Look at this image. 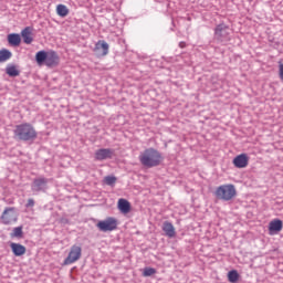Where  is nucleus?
Listing matches in <instances>:
<instances>
[{
    "label": "nucleus",
    "mask_w": 283,
    "mask_h": 283,
    "mask_svg": "<svg viewBox=\"0 0 283 283\" xmlns=\"http://www.w3.org/2000/svg\"><path fill=\"white\" fill-rule=\"evenodd\" d=\"M38 65H45L46 67H56L61 63V57L56 51H39L35 54Z\"/></svg>",
    "instance_id": "3"
},
{
    "label": "nucleus",
    "mask_w": 283,
    "mask_h": 283,
    "mask_svg": "<svg viewBox=\"0 0 283 283\" xmlns=\"http://www.w3.org/2000/svg\"><path fill=\"white\" fill-rule=\"evenodd\" d=\"M10 59H12V52H10V50H0V63H6V61H10Z\"/></svg>",
    "instance_id": "19"
},
{
    "label": "nucleus",
    "mask_w": 283,
    "mask_h": 283,
    "mask_svg": "<svg viewBox=\"0 0 283 283\" xmlns=\"http://www.w3.org/2000/svg\"><path fill=\"white\" fill-rule=\"evenodd\" d=\"M214 196L219 200L229 201L233 200V198L238 196V191L235 190V186L233 184H228L219 186L214 191Z\"/></svg>",
    "instance_id": "4"
},
{
    "label": "nucleus",
    "mask_w": 283,
    "mask_h": 283,
    "mask_svg": "<svg viewBox=\"0 0 283 283\" xmlns=\"http://www.w3.org/2000/svg\"><path fill=\"white\" fill-rule=\"evenodd\" d=\"M104 182H105V185H108V187H112V186L116 185V177L115 176H106L104 178Z\"/></svg>",
    "instance_id": "24"
},
{
    "label": "nucleus",
    "mask_w": 283,
    "mask_h": 283,
    "mask_svg": "<svg viewBox=\"0 0 283 283\" xmlns=\"http://www.w3.org/2000/svg\"><path fill=\"white\" fill-rule=\"evenodd\" d=\"M179 48H181V49H182V48H187V43L180 42V43H179Z\"/></svg>",
    "instance_id": "27"
},
{
    "label": "nucleus",
    "mask_w": 283,
    "mask_h": 283,
    "mask_svg": "<svg viewBox=\"0 0 283 283\" xmlns=\"http://www.w3.org/2000/svg\"><path fill=\"white\" fill-rule=\"evenodd\" d=\"M163 231L168 238H176V228L171 222L165 221L163 226Z\"/></svg>",
    "instance_id": "16"
},
{
    "label": "nucleus",
    "mask_w": 283,
    "mask_h": 283,
    "mask_svg": "<svg viewBox=\"0 0 283 283\" xmlns=\"http://www.w3.org/2000/svg\"><path fill=\"white\" fill-rule=\"evenodd\" d=\"M94 52L97 56H107L109 54V44L105 40H99L95 44Z\"/></svg>",
    "instance_id": "8"
},
{
    "label": "nucleus",
    "mask_w": 283,
    "mask_h": 283,
    "mask_svg": "<svg viewBox=\"0 0 283 283\" xmlns=\"http://www.w3.org/2000/svg\"><path fill=\"white\" fill-rule=\"evenodd\" d=\"M10 238H23V227L13 228L12 232L10 233Z\"/></svg>",
    "instance_id": "21"
},
{
    "label": "nucleus",
    "mask_w": 283,
    "mask_h": 283,
    "mask_svg": "<svg viewBox=\"0 0 283 283\" xmlns=\"http://www.w3.org/2000/svg\"><path fill=\"white\" fill-rule=\"evenodd\" d=\"M48 185V179L44 177H39L33 180L32 190L33 191H43V187Z\"/></svg>",
    "instance_id": "13"
},
{
    "label": "nucleus",
    "mask_w": 283,
    "mask_h": 283,
    "mask_svg": "<svg viewBox=\"0 0 283 283\" xmlns=\"http://www.w3.org/2000/svg\"><path fill=\"white\" fill-rule=\"evenodd\" d=\"M21 36L27 45H30L34 38H32V28L27 27L21 31Z\"/></svg>",
    "instance_id": "14"
},
{
    "label": "nucleus",
    "mask_w": 283,
    "mask_h": 283,
    "mask_svg": "<svg viewBox=\"0 0 283 283\" xmlns=\"http://www.w3.org/2000/svg\"><path fill=\"white\" fill-rule=\"evenodd\" d=\"M114 158V149L101 148L95 151V160H107Z\"/></svg>",
    "instance_id": "9"
},
{
    "label": "nucleus",
    "mask_w": 283,
    "mask_h": 283,
    "mask_svg": "<svg viewBox=\"0 0 283 283\" xmlns=\"http://www.w3.org/2000/svg\"><path fill=\"white\" fill-rule=\"evenodd\" d=\"M139 161L144 167H158L163 163V155L154 148H147L139 155Z\"/></svg>",
    "instance_id": "2"
},
{
    "label": "nucleus",
    "mask_w": 283,
    "mask_h": 283,
    "mask_svg": "<svg viewBox=\"0 0 283 283\" xmlns=\"http://www.w3.org/2000/svg\"><path fill=\"white\" fill-rule=\"evenodd\" d=\"M96 227L99 231H103V233H107V231H116V229H118V220H116V218L108 217L98 221Z\"/></svg>",
    "instance_id": "5"
},
{
    "label": "nucleus",
    "mask_w": 283,
    "mask_h": 283,
    "mask_svg": "<svg viewBox=\"0 0 283 283\" xmlns=\"http://www.w3.org/2000/svg\"><path fill=\"white\" fill-rule=\"evenodd\" d=\"M8 43L13 48H19L21 45V35L19 33H11L8 35Z\"/></svg>",
    "instance_id": "17"
},
{
    "label": "nucleus",
    "mask_w": 283,
    "mask_h": 283,
    "mask_svg": "<svg viewBox=\"0 0 283 283\" xmlns=\"http://www.w3.org/2000/svg\"><path fill=\"white\" fill-rule=\"evenodd\" d=\"M6 74H8V76H19V74H21V71H19V67H17V65L9 64L6 67Z\"/></svg>",
    "instance_id": "18"
},
{
    "label": "nucleus",
    "mask_w": 283,
    "mask_h": 283,
    "mask_svg": "<svg viewBox=\"0 0 283 283\" xmlns=\"http://www.w3.org/2000/svg\"><path fill=\"white\" fill-rule=\"evenodd\" d=\"M238 280H240V274L238 273V271L232 270L230 272H228V281L231 283H237Z\"/></svg>",
    "instance_id": "22"
},
{
    "label": "nucleus",
    "mask_w": 283,
    "mask_h": 283,
    "mask_svg": "<svg viewBox=\"0 0 283 283\" xmlns=\"http://www.w3.org/2000/svg\"><path fill=\"white\" fill-rule=\"evenodd\" d=\"M117 208L122 213H129L132 211V203L126 199H119L117 202Z\"/></svg>",
    "instance_id": "15"
},
{
    "label": "nucleus",
    "mask_w": 283,
    "mask_h": 283,
    "mask_svg": "<svg viewBox=\"0 0 283 283\" xmlns=\"http://www.w3.org/2000/svg\"><path fill=\"white\" fill-rule=\"evenodd\" d=\"M10 249L15 258H21V255H25V252L28 251L25 245L14 242L10 244Z\"/></svg>",
    "instance_id": "11"
},
{
    "label": "nucleus",
    "mask_w": 283,
    "mask_h": 283,
    "mask_svg": "<svg viewBox=\"0 0 283 283\" xmlns=\"http://www.w3.org/2000/svg\"><path fill=\"white\" fill-rule=\"evenodd\" d=\"M83 253V249L80 245L71 247L67 258L64 260V265L67 266L70 264H74V262H78L81 260V255Z\"/></svg>",
    "instance_id": "7"
},
{
    "label": "nucleus",
    "mask_w": 283,
    "mask_h": 283,
    "mask_svg": "<svg viewBox=\"0 0 283 283\" xmlns=\"http://www.w3.org/2000/svg\"><path fill=\"white\" fill-rule=\"evenodd\" d=\"M27 207H34V199H28Z\"/></svg>",
    "instance_id": "26"
},
{
    "label": "nucleus",
    "mask_w": 283,
    "mask_h": 283,
    "mask_svg": "<svg viewBox=\"0 0 283 283\" xmlns=\"http://www.w3.org/2000/svg\"><path fill=\"white\" fill-rule=\"evenodd\" d=\"M0 220L2 224H14L19 220V214L17 213V208L8 207L3 210Z\"/></svg>",
    "instance_id": "6"
},
{
    "label": "nucleus",
    "mask_w": 283,
    "mask_h": 283,
    "mask_svg": "<svg viewBox=\"0 0 283 283\" xmlns=\"http://www.w3.org/2000/svg\"><path fill=\"white\" fill-rule=\"evenodd\" d=\"M282 229H283V222L280 219H274L269 223L270 235H273L274 233H280Z\"/></svg>",
    "instance_id": "12"
},
{
    "label": "nucleus",
    "mask_w": 283,
    "mask_h": 283,
    "mask_svg": "<svg viewBox=\"0 0 283 283\" xmlns=\"http://www.w3.org/2000/svg\"><path fill=\"white\" fill-rule=\"evenodd\" d=\"M151 275H156V269L154 268H145L143 272L144 277H151Z\"/></svg>",
    "instance_id": "23"
},
{
    "label": "nucleus",
    "mask_w": 283,
    "mask_h": 283,
    "mask_svg": "<svg viewBox=\"0 0 283 283\" xmlns=\"http://www.w3.org/2000/svg\"><path fill=\"white\" fill-rule=\"evenodd\" d=\"M232 164L237 169H244L245 167H249V155L248 154H241L234 157Z\"/></svg>",
    "instance_id": "10"
},
{
    "label": "nucleus",
    "mask_w": 283,
    "mask_h": 283,
    "mask_svg": "<svg viewBox=\"0 0 283 283\" xmlns=\"http://www.w3.org/2000/svg\"><path fill=\"white\" fill-rule=\"evenodd\" d=\"M223 30H227V25L219 24V25H217L214 33L217 34V36H222Z\"/></svg>",
    "instance_id": "25"
},
{
    "label": "nucleus",
    "mask_w": 283,
    "mask_h": 283,
    "mask_svg": "<svg viewBox=\"0 0 283 283\" xmlns=\"http://www.w3.org/2000/svg\"><path fill=\"white\" fill-rule=\"evenodd\" d=\"M13 136L18 140H23L24 143H28L30 140H36L39 134L36 133V128H34L32 124L22 123L15 126L13 130Z\"/></svg>",
    "instance_id": "1"
},
{
    "label": "nucleus",
    "mask_w": 283,
    "mask_h": 283,
    "mask_svg": "<svg viewBox=\"0 0 283 283\" xmlns=\"http://www.w3.org/2000/svg\"><path fill=\"white\" fill-rule=\"evenodd\" d=\"M56 13L59 17H67V14H70V9H67L65 4H57Z\"/></svg>",
    "instance_id": "20"
}]
</instances>
